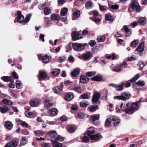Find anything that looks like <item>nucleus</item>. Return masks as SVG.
<instances>
[{"instance_id":"0e129e2a","label":"nucleus","mask_w":147,"mask_h":147,"mask_svg":"<svg viewBox=\"0 0 147 147\" xmlns=\"http://www.w3.org/2000/svg\"><path fill=\"white\" fill-rule=\"evenodd\" d=\"M45 21L46 22V24L47 26H49L51 24V21L49 20L48 18L47 17L45 18Z\"/></svg>"},{"instance_id":"c85d7f7f","label":"nucleus","mask_w":147,"mask_h":147,"mask_svg":"<svg viewBox=\"0 0 147 147\" xmlns=\"http://www.w3.org/2000/svg\"><path fill=\"white\" fill-rule=\"evenodd\" d=\"M49 135L50 136L55 139L57 135L56 132L55 131H51L49 132Z\"/></svg>"},{"instance_id":"423d86ee","label":"nucleus","mask_w":147,"mask_h":147,"mask_svg":"<svg viewBox=\"0 0 147 147\" xmlns=\"http://www.w3.org/2000/svg\"><path fill=\"white\" fill-rule=\"evenodd\" d=\"M130 94L128 93H124L121 94L120 96H114V98L115 99L121 100L125 101L129 99Z\"/></svg>"},{"instance_id":"f704fd0d","label":"nucleus","mask_w":147,"mask_h":147,"mask_svg":"<svg viewBox=\"0 0 147 147\" xmlns=\"http://www.w3.org/2000/svg\"><path fill=\"white\" fill-rule=\"evenodd\" d=\"M3 102L4 104L7 105H11L13 104V102L11 100L6 98H4L3 100Z\"/></svg>"},{"instance_id":"79ce46f5","label":"nucleus","mask_w":147,"mask_h":147,"mask_svg":"<svg viewBox=\"0 0 147 147\" xmlns=\"http://www.w3.org/2000/svg\"><path fill=\"white\" fill-rule=\"evenodd\" d=\"M26 116L28 117H31L32 116H33L35 114L33 112H29L28 111H26L25 112Z\"/></svg>"},{"instance_id":"e2e57ef3","label":"nucleus","mask_w":147,"mask_h":147,"mask_svg":"<svg viewBox=\"0 0 147 147\" xmlns=\"http://www.w3.org/2000/svg\"><path fill=\"white\" fill-rule=\"evenodd\" d=\"M105 19L106 20L109 21H112L113 20V19L112 16L110 15H107L105 16Z\"/></svg>"},{"instance_id":"f03ea898","label":"nucleus","mask_w":147,"mask_h":147,"mask_svg":"<svg viewBox=\"0 0 147 147\" xmlns=\"http://www.w3.org/2000/svg\"><path fill=\"white\" fill-rule=\"evenodd\" d=\"M95 131L94 129L91 127L87 131V134L89 135L90 138L92 140H97L99 139L101 135L100 133L94 135Z\"/></svg>"},{"instance_id":"c756f323","label":"nucleus","mask_w":147,"mask_h":147,"mask_svg":"<svg viewBox=\"0 0 147 147\" xmlns=\"http://www.w3.org/2000/svg\"><path fill=\"white\" fill-rule=\"evenodd\" d=\"M102 76H96L91 78L92 80L95 81L97 82L101 81L102 79Z\"/></svg>"},{"instance_id":"680f3d73","label":"nucleus","mask_w":147,"mask_h":147,"mask_svg":"<svg viewBox=\"0 0 147 147\" xmlns=\"http://www.w3.org/2000/svg\"><path fill=\"white\" fill-rule=\"evenodd\" d=\"M51 19L52 20H59V18L55 14H53L51 15Z\"/></svg>"},{"instance_id":"ddd939ff","label":"nucleus","mask_w":147,"mask_h":147,"mask_svg":"<svg viewBox=\"0 0 147 147\" xmlns=\"http://www.w3.org/2000/svg\"><path fill=\"white\" fill-rule=\"evenodd\" d=\"M66 128L69 133H72L74 132L76 129V127L75 125H67Z\"/></svg>"},{"instance_id":"338daca9","label":"nucleus","mask_w":147,"mask_h":147,"mask_svg":"<svg viewBox=\"0 0 147 147\" xmlns=\"http://www.w3.org/2000/svg\"><path fill=\"white\" fill-rule=\"evenodd\" d=\"M96 44V42L94 40H92L90 41V42L89 43V45L91 46H92Z\"/></svg>"},{"instance_id":"052dcab7","label":"nucleus","mask_w":147,"mask_h":147,"mask_svg":"<svg viewBox=\"0 0 147 147\" xmlns=\"http://www.w3.org/2000/svg\"><path fill=\"white\" fill-rule=\"evenodd\" d=\"M138 65L140 66L139 69L141 70L143 67L145 66V64L142 61H140L138 63Z\"/></svg>"},{"instance_id":"0eeeda50","label":"nucleus","mask_w":147,"mask_h":147,"mask_svg":"<svg viewBox=\"0 0 147 147\" xmlns=\"http://www.w3.org/2000/svg\"><path fill=\"white\" fill-rule=\"evenodd\" d=\"M38 58L40 60H42V62L44 63H47L50 61L51 57L47 55H45L44 56H42L41 55H38Z\"/></svg>"},{"instance_id":"4468645a","label":"nucleus","mask_w":147,"mask_h":147,"mask_svg":"<svg viewBox=\"0 0 147 147\" xmlns=\"http://www.w3.org/2000/svg\"><path fill=\"white\" fill-rule=\"evenodd\" d=\"M144 42H141L138 45L136 49V50L139 53H141L144 50Z\"/></svg>"},{"instance_id":"603ef678","label":"nucleus","mask_w":147,"mask_h":147,"mask_svg":"<svg viewBox=\"0 0 147 147\" xmlns=\"http://www.w3.org/2000/svg\"><path fill=\"white\" fill-rule=\"evenodd\" d=\"M31 14L30 13L29 14L26 16L25 19L24 20V22L25 23H27L28 22L31 18Z\"/></svg>"},{"instance_id":"a19ab883","label":"nucleus","mask_w":147,"mask_h":147,"mask_svg":"<svg viewBox=\"0 0 147 147\" xmlns=\"http://www.w3.org/2000/svg\"><path fill=\"white\" fill-rule=\"evenodd\" d=\"M89 105L88 102L86 101H83L80 103V105L82 107H87Z\"/></svg>"},{"instance_id":"de8ad7c7","label":"nucleus","mask_w":147,"mask_h":147,"mask_svg":"<svg viewBox=\"0 0 147 147\" xmlns=\"http://www.w3.org/2000/svg\"><path fill=\"white\" fill-rule=\"evenodd\" d=\"M16 87L19 89H21L22 87V84L19 80L16 82Z\"/></svg>"},{"instance_id":"2eb2a0df","label":"nucleus","mask_w":147,"mask_h":147,"mask_svg":"<svg viewBox=\"0 0 147 147\" xmlns=\"http://www.w3.org/2000/svg\"><path fill=\"white\" fill-rule=\"evenodd\" d=\"M17 146V142L15 140L7 143L5 145V147H15Z\"/></svg>"},{"instance_id":"1a4fd4ad","label":"nucleus","mask_w":147,"mask_h":147,"mask_svg":"<svg viewBox=\"0 0 147 147\" xmlns=\"http://www.w3.org/2000/svg\"><path fill=\"white\" fill-rule=\"evenodd\" d=\"M100 97V93L97 92H94L92 99V101L93 103L97 102Z\"/></svg>"},{"instance_id":"20e7f679","label":"nucleus","mask_w":147,"mask_h":147,"mask_svg":"<svg viewBox=\"0 0 147 147\" xmlns=\"http://www.w3.org/2000/svg\"><path fill=\"white\" fill-rule=\"evenodd\" d=\"M86 45V43H74L73 44V48L76 51H79L83 50L84 47Z\"/></svg>"},{"instance_id":"cd10ccee","label":"nucleus","mask_w":147,"mask_h":147,"mask_svg":"<svg viewBox=\"0 0 147 147\" xmlns=\"http://www.w3.org/2000/svg\"><path fill=\"white\" fill-rule=\"evenodd\" d=\"M139 23L141 25H144L146 23V18L145 17H141L139 20Z\"/></svg>"},{"instance_id":"4be33fe9","label":"nucleus","mask_w":147,"mask_h":147,"mask_svg":"<svg viewBox=\"0 0 147 147\" xmlns=\"http://www.w3.org/2000/svg\"><path fill=\"white\" fill-rule=\"evenodd\" d=\"M58 113V110L55 108L51 110H49V113L50 116H53L56 115Z\"/></svg>"},{"instance_id":"a211bd4d","label":"nucleus","mask_w":147,"mask_h":147,"mask_svg":"<svg viewBox=\"0 0 147 147\" xmlns=\"http://www.w3.org/2000/svg\"><path fill=\"white\" fill-rule=\"evenodd\" d=\"M74 94L72 92H69L66 95L65 98V100L67 101H70L74 98Z\"/></svg>"},{"instance_id":"6e6552de","label":"nucleus","mask_w":147,"mask_h":147,"mask_svg":"<svg viewBox=\"0 0 147 147\" xmlns=\"http://www.w3.org/2000/svg\"><path fill=\"white\" fill-rule=\"evenodd\" d=\"M100 115L99 114L94 115L91 116V119L95 125H98L99 124L100 122L97 121Z\"/></svg>"},{"instance_id":"69168bd1","label":"nucleus","mask_w":147,"mask_h":147,"mask_svg":"<svg viewBox=\"0 0 147 147\" xmlns=\"http://www.w3.org/2000/svg\"><path fill=\"white\" fill-rule=\"evenodd\" d=\"M21 125L23 127L25 128H28V124L24 121H22L21 122Z\"/></svg>"},{"instance_id":"4c0bfd02","label":"nucleus","mask_w":147,"mask_h":147,"mask_svg":"<svg viewBox=\"0 0 147 147\" xmlns=\"http://www.w3.org/2000/svg\"><path fill=\"white\" fill-rule=\"evenodd\" d=\"M67 11L68 9L67 8H64L61 11V14L62 16H65L67 14Z\"/></svg>"},{"instance_id":"a18cd8bd","label":"nucleus","mask_w":147,"mask_h":147,"mask_svg":"<svg viewBox=\"0 0 147 147\" xmlns=\"http://www.w3.org/2000/svg\"><path fill=\"white\" fill-rule=\"evenodd\" d=\"M139 76V74H138L136 75L133 78H132L130 80V81L131 82H136L138 79Z\"/></svg>"},{"instance_id":"4d7b16f0","label":"nucleus","mask_w":147,"mask_h":147,"mask_svg":"<svg viewBox=\"0 0 147 147\" xmlns=\"http://www.w3.org/2000/svg\"><path fill=\"white\" fill-rule=\"evenodd\" d=\"M44 104L45 106L47 107H49L52 105V103H49V101L48 100L45 101Z\"/></svg>"},{"instance_id":"72a5a7b5","label":"nucleus","mask_w":147,"mask_h":147,"mask_svg":"<svg viewBox=\"0 0 147 147\" xmlns=\"http://www.w3.org/2000/svg\"><path fill=\"white\" fill-rule=\"evenodd\" d=\"M5 126L8 129L11 130L13 127V125L10 121H7L5 123Z\"/></svg>"},{"instance_id":"b1692460","label":"nucleus","mask_w":147,"mask_h":147,"mask_svg":"<svg viewBox=\"0 0 147 147\" xmlns=\"http://www.w3.org/2000/svg\"><path fill=\"white\" fill-rule=\"evenodd\" d=\"M80 35V34L79 33L76 32H74L72 33V36L73 40H75L76 39H79L78 37Z\"/></svg>"},{"instance_id":"bb28decb","label":"nucleus","mask_w":147,"mask_h":147,"mask_svg":"<svg viewBox=\"0 0 147 147\" xmlns=\"http://www.w3.org/2000/svg\"><path fill=\"white\" fill-rule=\"evenodd\" d=\"M86 135L84 136L83 141L84 142L86 143L88 142L90 140L89 135L87 134V131L85 133Z\"/></svg>"},{"instance_id":"bf43d9fd","label":"nucleus","mask_w":147,"mask_h":147,"mask_svg":"<svg viewBox=\"0 0 147 147\" xmlns=\"http://www.w3.org/2000/svg\"><path fill=\"white\" fill-rule=\"evenodd\" d=\"M98 108V107L96 105H94L90 108V111L91 112H94L96 111Z\"/></svg>"},{"instance_id":"e433bc0d","label":"nucleus","mask_w":147,"mask_h":147,"mask_svg":"<svg viewBox=\"0 0 147 147\" xmlns=\"http://www.w3.org/2000/svg\"><path fill=\"white\" fill-rule=\"evenodd\" d=\"M139 41V40L138 39L134 40L132 41L131 44L130 46L132 47H135L138 44Z\"/></svg>"},{"instance_id":"37998d69","label":"nucleus","mask_w":147,"mask_h":147,"mask_svg":"<svg viewBox=\"0 0 147 147\" xmlns=\"http://www.w3.org/2000/svg\"><path fill=\"white\" fill-rule=\"evenodd\" d=\"M92 5L93 3L91 2L88 1L86 3L85 7L89 9L92 7Z\"/></svg>"},{"instance_id":"9b49d317","label":"nucleus","mask_w":147,"mask_h":147,"mask_svg":"<svg viewBox=\"0 0 147 147\" xmlns=\"http://www.w3.org/2000/svg\"><path fill=\"white\" fill-rule=\"evenodd\" d=\"M41 102V100L39 99L34 98L30 100L29 103L31 107H34L35 105L39 104Z\"/></svg>"},{"instance_id":"09e8293b","label":"nucleus","mask_w":147,"mask_h":147,"mask_svg":"<svg viewBox=\"0 0 147 147\" xmlns=\"http://www.w3.org/2000/svg\"><path fill=\"white\" fill-rule=\"evenodd\" d=\"M145 82L142 81H138L136 83V84L140 86H143L145 85Z\"/></svg>"},{"instance_id":"ea45409f","label":"nucleus","mask_w":147,"mask_h":147,"mask_svg":"<svg viewBox=\"0 0 147 147\" xmlns=\"http://www.w3.org/2000/svg\"><path fill=\"white\" fill-rule=\"evenodd\" d=\"M34 132L36 135L38 136H42L45 133L44 131L40 130L36 131Z\"/></svg>"},{"instance_id":"f257e3e1","label":"nucleus","mask_w":147,"mask_h":147,"mask_svg":"<svg viewBox=\"0 0 147 147\" xmlns=\"http://www.w3.org/2000/svg\"><path fill=\"white\" fill-rule=\"evenodd\" d=\"M140 98L138 101L131 104L130 108H125L124 109L125 112L129 115L133 114L134 111L138 109L141 104L139 103L141 100Z\"/></svg>"},{"instance_id":"c9c22d12","label":"nucleus","mask_w":147,"mask_h":147,"mask_svg":"<svg viewBox=\"0 0 147 147\" xmlns=\"http://www.w3.org/2000/svg\"><path fill=\"white\" fill-rule=\"evenodd\" d=\"M80 73V70L78 69H75L71 72V74L73 76H75L78 75Z\"/></svg>"},{"instance_id":"3c124183","label":"nucleus","mask_w":147,"mask_h":147,"mask_svg":"<svg viewBox=\"0 0 147 147\" xmlns=\"http://www.w3.org/2000/svg\"><path fill=\"white\" fill-rule=\"evenodd\" d=\"M113 121L114 122V125L115 126L117 125L120 122V121L119 119H116L115 118H113Z\"/></svg>"},{"instance_id":"c03bdc74","label":"nucleus","mask_w":147,"mask_h":147,"mask_svg":"<svg viewBox=\"0 0 147 147\" xmlns=\"http://www.w3.org/2000/svg\"><path fill=\"white\" fill-rule=\"evenodd\" d=\"M55 140H54L55 141H62L65 138L64 137H62L61 136L59 135H57L56 136V137L55 138Z\"/></svg>"},{"instance_id":"393cba45","label":"nucleus","mask_w":147,"mask_h":147,"mask_svg":"<svg viewBox=\"0 0 147 147\" xmlns=\"http://www.w3.org/2000/svg\"><path fill=\"white\" fill-rule=\"evenodd\" d=\"M52 145L53 147H62L63 144L55 140H54L52 143Z\"/></svg>"},{"instance_id":"5fc2aeb1","label":"nucleus","mask_w":147,"mask_h":147,"mask_svg":"<svg viewBox=\"0 0 147 147\" xmlns=\"http://www.w3.org/2000/svg\"><path fill=\"white\" fill-rule=\"evenodd\" d=\"M111 119L110 118L107 119L105 122V126L106 127L109 126L111 122Z\"/></svg>"},{"instance_id":"aec40b11","label":"nucleus","mask_w":147,"mask_h":147,"mask_svg":"<svg viewBox=\"0 0 147 147\" xmlns=\"http://www.w3.org/2000/svg\"><path fill=\"white\" fill-rule=\"evenodd\" d=\"M123 68L122 65L120 64L115 66L113 68V70L114 71L119 72L121 71Z\"/></svg>"},{"instance_id":"6e6d98bb","label":"nucleus","mask_w":147,"mask_h":147,"mask_svg":"<svg viewBox=\"0 0 147 147\" xmlns=\"http://www.w3.org/2000/svg\"><path fill=\"white\" fill-rule=\"evenodd\" d=\"M78 117L80 119H83L85 118L84 114L82 112H79L78 113Z\"/></svg>"},{"instance_id":"864d4df0","label":"nucleus","mask_w":147,"mask_h":147,"mask_svg":"<svg viewBox=\"0 0 147 147\" xmlns=\"http://www.w3.org/2000/svg\"><path fill=\"white\" fill-rule=\"evenodd\" d=\"M96 74L94 71H89L86 73V75L87 76L91 77L94 76Z\"/></svg>"},{"instance_id":"9d476101","label":"nucleus","mask_w":147,"mask_h":147,"mask_svg":"<svg viewBox=\"0 0 147 147\" xmlns=\"http://www.w3.org/2000/svg\"><path fill=\"white\" fill-rule=\"evenodd\" d=\"M17 14V17L16 18L18 21L20 23H22L24 22V17L22 15L21 12L20 11H18Z\"/></svg>"},{"instance_id":"2f4dec72","label":"nucleus","mask_w":147,"mask_h":147,"mask_svg":"<svg viewBox=\"0 0 147 147\" xmlns=\"http://www.w3.org/2000/svg\"><path fill=\"white\" fill-rule=\"evenodd\" d=\"M124 84L123 82H121L120 84L117 85V87L116 88V90L118 91H121L123 90L124 88Z\"/></svg>"},{"instance_id":"7ed1b4c3","label":"nucleus","mask_w":147,"mask_h":147,"mask_svg":"<svg viewBox=\"0 0 147 147\" xmlns=\"http://www.w3.org/2000/svg\"><path fill=\"white\" fill-rule=\"evenodd\" d=\"M130 7L133 10L137 12H140L141 10L140 6L138 2L135 0L132 1Z\"/></svg>"},{"instance_id":"5701e85b","label":"nucleus","mask_w":147,"mask_h":147,"mask_svg":"<svg viewBox=\"0 0 147 147\" xmlns=\"http://www.w3.org/2000/svg\"><path fill=\"white\" fill-rule=\"evenodd\" d=\"M80 15V11L79 10H77L76 11L74 12L73 14V17L72 19V20H75L77 18L79 17Z\"/></svg>"},{"instance_id":"f3484780","label":"nucleus","mask_w":147,"mask_h":147,"mask_svg":"<svg viewBox=\"0 0 147 147\" xmlns=\"http://www.w3.org/2000/svg\"><path fill=\"white\" fill-rule=\"evenodd\" d=\"M80 82L82 83H86L89 81V78L85 76L82 75L80 77Z\"/></svg>"},{"instance_id":"412c9836","label":"nucleus","mask_w":147,"mask_h":147,"mask_svg":"<svg viewBox=\"0 0 147 147\" xmlns=\"http://www.w3.org/2000/svg\"><path fill=\"white\" fill-rule=\"evenodd\" d=\"M73 90L80 94L83 92L81 87L79 85H75L73 88Z\"/></svg>"},{"instance_id":"f8f14e48","label":"nucleus","mask_w":147,"mask_h":147,"mask_svg":"<svg viewBox=\"0 0 147 147\" xmlns=\"http://www.w3.org/2000/svg\"><path fill=\"white\" fill-rule=\"evenodd\" d=\"M47 74L45 72L41 71L39 72L38 79L40 81H42L46 78Z\"/></svg>"},{"instance_id":"a878e982","label":"nucleus","mask_w":147,"mask_h":147,"mask_svg":"<svg viewBox=\"0 0 147 147\" xmlns=\"http://www.w3.org/2000/svg\"><path fill=\"white\" fill-rule=\"evenodd\" d=\"M1 79L5 82H9L12 79L11 76H4L1 77Z\"/></svg>"},{"instance_id":"58836bf2","label":"nucleus","mask_w":147,"mask_h":147,"mask_svg":"<svg viewBox=\"0 0 147 147\" xmlns=\"http://www.w3.org/2000/svg\"><path fill=\"white\" fill-rule=\"evenodd\" d=\"M51 10L49 7H46L44 9V13L45 15L49 14L51 13Z\"/></svg>"},{"instance_id":"13d9d810","label":"nucleus","mask_w":147,"mask_h":147,"mask_svg":"<svg viewBox=\"0 0 147 147\" xmlns=\"http://www.w3.org/2000/svg\"><path fill=\"white\" fill-rule=\"evenodd\" d=\"M88 98V95L86 93H84L81 95L80 97V98H82V99H87Z\"/></svg>"},{"instance_id":"7c9ffc66","label":"nucleus","mask_w":147,"mask_h":147,"mask_svg":"<svg viewBox=\"0 0 147 147\" xmlns=\"http://www.w3.org/2000/svg\"><path fill=\"white\" fill-rule=\"evenodd\" d=\"M60 72V70L59 69H53L51 72L53 75L57 76L58 75Z\"/></svg>"},{"instance_id":"dca6fc26","label":"nucleus","mask_w":147,"mask_h":147,"mask_svg":"<svg viewBox=\"0 0 147 147\" xmlns=\"http://www.w3.org/2000/svg\"><path fill=\"white\" fill-rule=\"evenodd\" d=\"M123 28L126 33L125 34L126 37L129 36L131 35V30L129 29L126 25L123 26Z\"/></svg>"},{"instance_id":"473e14b6","label":"nucleus","mask_w":147,"mask_h":147,"mask_svg":"<svg viewBox=\"0 0 147 147\" xmlns=\"http://www.w3.org/2000/svg\"><path fill=\"white\" fill-rule=\"evenodd\" d=\"M53 90L54 92L58 94H60L62 92V89L58 88V87H55Z\"/></svg>"},{"instance_id":"6ab92c4d","label":"nucleus","mask_w":147,"mask_h":147,"mask_svg":"<svg viewBox=\"0 0 147 147\" xmlns=\"http://www.w3.org/2000/svg\"><path fill=\"white\" fill-rule=\"evenodd\" d=\"M9 110V109L6 106L3 105L0 107V112L2 113H6Z\"/></svg>"},{"instance_id":"49530a36","label":"nucleus","mask_w":147,"mask_h":147,"mask_svg":"<svg viewBox=\"0 0 147 147\" xmlns=\"http://www.w3.org/2000/svg\"><path fill=\"white\" fill-rule=\"evenodd\" d=\"M105 39V37L104 36H99L97 38V42H103L104 41Z\"/></svg>"},{"instance_id":"39448f33","label":"nucleus","mask_w":147,"mask_h":147,"mask_svg":"<svg viewBox=\"0 0 147 147\" xmlns=\"http://www.w3.org/2000/svg\"><path fill=\"white\" fill-rule=\"evenodd\" d=\"M92 56V54L91 52H87L80 56L79 58L80 59L88 61L90 60Z\"/></svg>"},{"instance_id":"774afa93","label":"nucleus","mask_w":147,"mask_h":147,"mask_svg":"<svg viewBox=\"0 0 147 147\" xmlns=\"http://www.w3.org/2000/svg\"><path fill=\"white\" fill-rule=\"evenodd\" d=\"M92 20L96 23H98L100 22L101 20L99 18H97L96 17H93L92 18Z\"/></svg>"},{"instance_id":"8fccbe9b","label":"nucleus","mask_w":147,"mask_h":147,"mask_svg":"<svg viewBox=\"0 0 147 147\" xmlns=\"http://www.w3.org/2000/svg\"><path fill=\"white\" fill-rule=\"evenodd\" d=\"M73 43H70L66 46V48L67 49L66 51V52H68L67 50H71L72 49V47H73Z\"/></svg>"}]
</instances>
